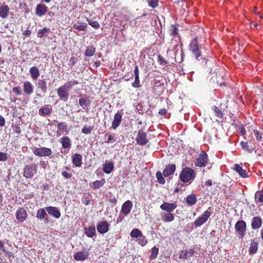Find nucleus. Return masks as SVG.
Listing matches in <instances>:
<instances>
[{"label": "nucleus", "mask_w": 263, "mask_h": 263, "mask_svg": "<svg viewBox=\"0 0 263 263\" xmlns=\"http://www.w3.org/2000/svg\"><path fill=\"white\" fill-rule=\"evenodd\" d=\"M159 252V249L156 247H154L151 250V254L149 256L151 260H154L157 257L158 254Z\"/></svg>", "instance_id": "obj_40"}, {"label": "nucleus", "mask_w": 263, "mask_h": 263, "mask_svg": "<svg viewBox=\"0 0 263 263\" xmlns=\"http://www.w3.org/2000/svg\"><path fill=\"white\" fill-rule=\"evenodd\" d=\"M23 90L27 95H31L33 92V86L29 81H25L23 84Z\"/></svg>", "instance_id": "obj_21"}, {"label": "nucleus", "mask_w": 263, "mask_h": 263, "mask_svg": "<svg viewBox=\"0 0 263 263\" xmlns=\"http://www.w3.org/2000/svg\"><path fill=\"white\" fill-rule=\"evenodd\" d=\"M161 219L165 222H172L174 220V215L172 212H161L160 214Z\"/></svg>", "instance_id": "obj_18"}, {"label": "nucleus", "mask_w": 263, "mask_h": 263, "mask_svg": "<svg viewBox=\"0 0 263 263\" xmlns=\"http://www.w3.org/2000/svg\"><path fill=\"white\" fill-rule=\"evenodd\" d=\"M122 115L121 112L118 111L114 116V120L111 123V127L114 129H117V128L120 125L122 121Z\"/></svg>", "instance_id": "obj_15"}, {"label": "nucleus", "mask_w": 263, "mask_h": 263, "mask_svg": "<svg viewBox=\"0 0 263 263\" xmlns=\"http://www.w3.org/2000/svg\"><path fill=\"white\" fill-rule=\"evenodd\" d=\"M133 207V203L130 200L126 201L122 205L121 213L124 216L127 215Z\"/></svg>", "instance_id": "obj_13"}, {"label": "nucleus", "mask_w": 263, "mask_h": 263, "mask_svg": "<svg viewBox=\"0 0 263 263\" xmlns=\"http://www.w3.org/2000/svg\"><path fill=\"white\" fill-rule=\"evenodd\" d=\"M62 176L65 177V178H70L72 176V175L71 174H69L66 171H63L62 173Z\"/></svg>", "instance_id": "obj_58"}, {"label": "nucleus", "mask_w": 263, "mask_h": 263, "mask_svg": "<svg viewBox=\"0 0 263 263\" xmlns=\"http://www.w3.org/2000/svg\"><path fill=\"white\" fill-rule=\"evenodd\" d=\"M105 183V179H102L101 180H96L92 183V185L91 187L95 190L98 189L102 186Z\"/></svg>", "instance_id": "obj_35"}, {"label": "nucleus", "mask_w": 263, "mask_h": 263, "mask_svg": "<svg viewBox=\"0 0 263 263\" xmlns=\"http://www.w3.org/2000/svg\"><path fill=\"white\" fill-rule=\"evenodd\" d=\"M195 177L194 171L189 167L183 168L180 175V179L184 183L193 180Z\"/></svg>", "instance_id": "obj_2"}, {"label": "nucleus", "mask_w": 263, "mask_h": 263, "mask_svg": "<svg viewBox=\"0 0 263 263\" xmlns=\"http://www.w3.org/2000/svg\"><path fill=\"white\" fill-rule=\"evenodd\" d=\"M8 160V154L5 153L0 152V161H6Z\"/></svg>", "instance_id": "obj_53"}, {"label": "nucleus", "mask_w": 263, "mask_h": 263, "mask_svg": "<svg viewBox=\"0 0 263 263\" xmlns=\"http://www.w3.org/2000/svg\"><path fill=\"white\" fill-rule=\"evenodd\" d=\"M85 234L88 237L92 238L96 234V229L95 227H89L86 229Z\"/></svg>", "instance_id": "obj_39"}, {"label": "nucleus", "mask_w": 263, "mask_h": 263, "mask_svg": "<svg viewBox=\"0 0 263 263\" xmlns=\"http://www.w3.org/2000/svg\"><path fill=\"white\" fill-rule=\"evenodd\" d=\"M73 27L79 30L83 31L87 28V25L85 23H77L73 25Z\"/></svg>", "instance_id": "obj_44"}, {"label": "nucleus", "mask_w": 263, "mask_h": 263, "mask_svg": "<svg viewBox=\"0 0 263 263\" xmlns=\"http://www.w3.org/2000/svg\"><path fill=\"white\" fill-rule=\"evenodd\" d=\"M0 249L2 250L4 252H6V250L5 249L4 246V242L0 240Z\"/></svg>", "instance_id": "obj_62"}, {"label": "nucleus", "mask_w": 263, "mask_h": 263, "mask_svg": "<svg viewBox=\"0 0 263 263\" xmlns=\"http://www.w3.org/2000/svg\"><path fill=\"white\" fill-rule=\"evenodd\" d=\"M195 251L193 249H190L189 250H182L180 253L179 258L180 259H187L190 256L193 255Z\"/></svg>", "instance_id": "obj_28"}, {"label": "nucleus", "mask_w": 263, "mask_h": 263, "mask_svg": "<svg viewBox=\"0 0 263 263\" xmlns=\"http://www.w3.org/2000/svg\"><path fill=\"white\" fill-rule=\"evenodd\" d=\"M207 162L208 155L204 152H202V154L199 155V158L197 159L195 164L200 167L205 166Z\"/></svg>", "instance_id": "obj_12"}, {"label": "nucleus", "mask_w": 263, "mask_h": 263, "mask_svg": "<svg viewBox=\"0 0 263 263\" xmlns=\"http://www.w3.org/2000/svg\"><path fill=\"white\" fill-rule=\"evenodd\" d=\"M169 31L170 35L172 36H174L178 33V29L176 27V25H172Z\"/></svg>", "instance_id": "obj_45"}, {"label": "nucleus", "mask_w": 263, "mask_h": 263, "mask_svg": "<svg viewBox=\"0 0 263 263\" xmlns=\"http://www.w3.org/2000/svg\"><path fill=\"white\" fill-rule=\"evenodd\" d=\"M190 46V50L192 51V52L195 58L198 61L203 60L206 63L208 60L206 59L205 57H203L201 54V50L202 46L198 45L197 41V37H195L191 41Z\"/></svg>", "instance_id": "obj_1"}, {"label": "nucleus", "mask_w": 263, "mask_h": 263, "mask_svg": "<svg viewBox=\"0 0 263 263\" xmlns=\"http://www.w3.org/2000/svg\"><path fill=\"white\" fill-rule=\"evenodd\" d=\"M15 216L17 221L22 222L26 220L27 216V213L24 208L20 207L16 211Z\"/></svg>", "instance_id": "obj_9"}, {"label": "nucleus", "mask_w": 263, "mask_h": 263, "mask_svg": "<svg viewBox=\"0 0 263 263\" xmlns=\"http://www.w3.org/2000/svg\"><path fill=\"white\" fill-rule=\"evenodd\" d=\"M12 91L14 93H16L17 95L20 96L22 95V91L20 90V88L19 87H15L12 89Z\"/></svg>", "instance_id": "obj_57"}, {"label": "nucleus", "mask_w": 263, "mask_h": 263, "mask_svg": "<svg viewBox=\"0 0 263 263\" xmlns=\"http://www.w3.org/2000/svg\"><path fill=\"white\" fill-rule=\"evenodd\" d=\"M134 73H135V77H139V72L138 67L137 65H136L135 67Z\"/></svg>", "instance_id": "obj_61"}, {"label": "nucleus", "mask_w": 263, "mask_h": 263, "mask_svg": "<svg viewBox=\"0 0 263 263\" xmlns=\"http://www.w3.org/2000/svg\"><path fill=\"white\" fill-rule=\"evenodd\" d=\"M82 157L79 154H76L72 156V162L77 167H80L82 164Z\"/></svg>", "instance_id": "obj_29"}, {"label": "nucleus", "mask_w": 263, "mask_h": 263, "mask_svg": "<svg viewBox=\"0 0 263 263\" xmlns=\"http://www.w3.org/2000/svg\"><path fill=\"white\" fill-rule=\"evenodd\" d=\"M135 240L138 242L140 245L143 247L145 246L147 243V241L146 239L145 236H144L143 234L141 237H140L138 239H135Z\"/></svg>", "instance_id": "obj_43"}, {"label": "nucleus", "mask_w": 263, "mask_h": 263, "mask_svg": "<svg viewBox=\"0 0 263 263\" xmlns=\"http://www.w3.org/2000/svg\"><path fill=\"white\" fill-rule=\"evenodd\" d=\"M37 88L41 89L43 93H46L47 91V82L44 79L39 80L36 84Z\"/></svg>", "instance_id": "obj_25"}, {"label": "nucleus", "mask_w": 263, "mask_h": 263, "mask_svg": "<svg viewBox=\"0 0 263 263\" xmlns=\"http://www.w3.org/2000/svg\"><path fill=\"white\" fill-rule=\"evenodd\" d=\"M176 170V166L174 164H170L167 166L163 172V175L164 177H168L174 173Z\"/></svg>", "instance_id": "obj_23"}, {"label": "nucleus", "mask_w": 263, "mask_h": 263, "mask_svg": "<svg viewBox=\"0 0 263 263\" xmlns=\"http://www.w3.org/2000/svg\"><path fill=\"white\" fill-rule=\"evenodd\" d=\"M177 205L175 202L168 203L167 202H164L160 206V209L164 212H172L176 208Z\"/></svg>", "instance_id": "obj_10"}, {"label": "nucleus", "mask_w": 263, "mask_h": 263, "mask_svg": "<svg viewBox=\"0 0 263 263\" xmlns=\"http://www.w3.org/2000/svg\"><path fill=\"white\" fill-rule=\"evenodd\" d=\"M46 208L39 209L37 211L36 217L39 220H44L45 222H48V216L46 212Z\"/></svg>", "instance_id": "obj_19"}, {"label": "nucleus", "mask_w": 263, "mask_h": 263, "mask_svg": "<svg viewBox=\"0 0 263 263\" xmlns=\"http://www.w3.org/2000/svg\"><path fill=\"white\" fill-rule=\"evenodd\" d=\"M57 93L61 100L66 101L69 97V90L63 85L58 88Z\"/></svg>", "instance_id": "obj_7"}, {"label": "nucleus", "mask_w": 263, "mask_h": 263, "mask_svg": "<svg viewBox=\"0 0 263 263\" xmlns=\"http://www.w3.org/2000/svg\"><path fill=\"white\" fill-rule=\"evenodd\" d=\"M114 166V163L112 162L106 161L103 164V170L106 174H109L113 170Z\"/></svg>", "instance_id": "obj_26"}, {"label": "nucleus", "mask_w": 263, "mask_h": 263, "mask_svg": "<svg viewBox=\"0 0 263 263\" xmlns=\"http://www.w3.org/2000/svg\"><path fill=\"white\" fill-rule=\"evenodd\" d=\"M48 7L43 4H38L35 8V13L38 16H42L47 12Z\"/></svg>", "instance_id": "obj_14"}, {"label": "nucleus", "mask_w": 263, "mask_h": 263, "mask_svg": "<svg viewBox=\"0 0 263 263\" xmlns=\"http://www.w3.org/2000/svg\"><path fill=\"white\" fill-rule=\"evenodd\" d=\"M29 71L33 80H36L40 76V71L35 66L31 67Z\"/></svg>", "instance_id": "obj_32"}, {"label": "nucleus", "mask_w": 263, "mask_h": 263, "mask_svg": "<svg viewBox=\"0 0 263 263\" xmlns=\"http://www.w3.org/2000/svg\"><path fill=\"white\" fill-rule=\"evenodd\" d=\"M234 170L242 178L248 177L246 171L243 169L239 164H235L234 165Z\"/></svg>", "instance_id": "obj_24"}, {"label": "nucleus", "mask_w": 263, "mask_h": 263, "mask_svg": "<svg viewBox=\"0 0 263 263\" xmlns=\"http://www.w3.org/2000/svg\"><path fill=\"white\" fill-rule=\"evenodd\" d=\"M210 216V212L206 210L204 212L194 221V224L197 227H200L203 224Z\"/></svg>", "instance_id": "obj_5"}, {"label": "nucleus", "mask_w": 263, "mask_h": 263, "mask_svg": "<svg viewBox=\"0 0 263 263\" xmlns=\"http://www.w3.org/2000/svg\"><path fill=\"white\" fill-rule=\"evenodd\" d=\"M255 198L256 201L263 202V190L258 191L255 193Z\"/></svg>", "instance_id": "obj_42"}, {"label": "nucleus", "mask_w": 263, "mask_h": 263, "mask_svg": "<svg viewBox=\"0 0 263 263\" xmlns=\"http://www.w3.org/2000/svg\"><path fill=\"white\" fill-rule=\"evenodd\" d=\"M87 21L88 22V24L93 28L95 29H98L99 28L100 25L98 22L88 18L87 19Z\"/></svg>", "instance_id": "obj_46"}, {"label": "nucleus", "mask_w": 263, "mask_h": 263, "mask_svg": "<svg viewBox=\"0 0 263 263\" xmlns=\"http://www.w3.org/2000/svg\"><path fill=\"white\" fill-rule=\"evenodd\" d=\"M234 228L238 233V237L239 238H242L246 233V223L243 220H238L236 223Z\"/></svg>", "instance_id": "obj_3"}, {"label": "nucleus", "mask_w": 263, "mask_h": 263, "mask_svg": "<svg viewBox=\"0 0 263 263\" xmlns=\"http://www.w3.org/2000/svg\"><path fill=\"white\" fill-rule=\"evenodd\" d=\"M9 12L10 8L8 6L4 4L2 5L0 2V17L3 19L7 18L9 15Z\"/></svg>", "instance_id": "obj_16"}, {"label": "nucleus", "mask_w": 263, "mask_h": 263, "mask_svg": "<svg viewBox=\"0 0 263 263\" xmlns=\"http://www.w3.org/2000/svg\"><path fill=\"white\" fill-rule=\"evenodd\" d=\"M88 255L89 254L87 252L80 251L74 255V258L76 260L83 261L88 257Z\"/></svg>", "instance_id": "obj_27"}, {"label": "nucleus", "mask_w": 263, "mask_h": 263, "mask_svg": "<svg viewBox=\"0 0 263 263\" xmlns=\"http://www.w3.org/2000/svg\"><path fill=\"white\" fill-rule=\"evenodd\" d=\"M79 103L81 106H82L83 108H85L90 104V101L87 98L81 97L79 100Z\"/></svg>", "instance_id": "obj_38"}, {"label": "nucleus", "mask_w": 263, "mask_h": 263, "mask_svg": "<svg viewBox=\"0 0 263 263\" xmlns=\"http://www.w3.org/2000/svg\"><path fill=\"white\" fill-rule=\"evenodd\" d=\"M33 153L37 156L45 157L49 156L51 154L52 152L49 148L42 147L41 148H35L33 151Z\"/></svg>", "instance_id": "obj_6"}, {"label": "nucleus", "mask_w": 263, "mask_h": 263, "mask_svg": "<svg viewBox=\"0 0 263 263\" xmlns=\"http://www.w3.org/2000/svg\"><path fill=\"white\" fill-rule=\"evenodd\" d=\"M52 108L49 106H46L41 108L39 110V114L40 116H46L49 115L51 112Z\"/></svg>", "instance_id": "obj_30"}, {"label": "nucleus", "mask_w": 263, "mask_h": 263, "mask_svg": "<svg viewBox=\"0 0 263 263\" xmlns=\"http://www.w3.org/2000/svg\"><path fill=\"white\" fill-rule=\"evenodd\" d=\"M96 51V48L92 46H87L85 52L86 57H91L92 56Z\"/></svg>", "instance_id": "obj_37"}, {"label": "nucleus", "mask_w": 263, "mask_h": 263, "mask_svg": "<svg viewBox=\"0 0 263 263\" xmlns=\"http://www.w3.org/2000/svg\"><path fill=\"white\" fill-rule=\"evenodd\" d=\"M148 5L151 7L154 8L158 6V4L157 0H150L148 2Z\"/></svg>", "instance_id": "obj_54"}, {"label": "nucleus", "mask_w": 263, "mask_h": 263, "mask_svg": "<svg viewBox=\"0 0 263 263\" xmlns=\"http://www.w3.org/2000/svg\"><path fill=\"white\" fill-rule=\"evenodd\" d=\"M258 249V243L255 239H253L250 243L249 248V253L250 254H255L256 253Z\"/></svg>", "instance_id": "obj_31"}, {"label": "nucleus", "mask_w": 263, "mask_h": 263, "mask_svg": "<svg viewBox=\"0 0 263 263\" xmlns=\"http://www.w3.org/2000/svg\"><path fill=\"white\" fill-rule=\"evenodd\" d=\"M92 130V127L91 126H85L82 129V133L85 134H89L91 133Z\"/></svg>", "instance_id": "obj_51"}, {"label": "nucleus", "mask_w": 263, "mask_h": 263, "mask_svg": "<svg viewBox=\"0 0 263 263\" xmlns=\"http://www.w3.org/2000/svg\"><path fill=\"white\" fill-rule=\"evenodd\" d=\"M262 221L260 217L255 216L251 221V227L253 230H256L261 227Z\"/></svg>", "instance_id": "obj_20"}, {"label": "nucleus", "mask_w": 263, "mask_h": 263, "mask_svg": "<svg viewBox=\"0 0 263 263\" xmlns=\"http://www.w3.org/2000/svg\"><path fill=\"white\" fill-rule=\"evenodd\" d=\"M167 110L165 108H162L159 110V114L161 115H164L166 113Z\"/></svg>", "instance_id": "obj_64"}, {"label": "nucleus", "mask_w": 263, "mask_h": 263, "mask_svg": "<svg viewBox=\"0 0 263 263\" xmlns=\"http://www.w3.org/2000/svg\"><path fill=\"white\" fill-rule=\"evenodd\" d=\"M46 210L49 215H51L56 218L61 217V213L58 209L55 206H49L46 208Z\"/></svg>", "instance_id": "obj_17"}, {"label": "nucleus", "mask_w": 263, "mask_h": 263, "mask_svg": "<svg viewBox=\"0 0 263 263\" xmlns=\"http://www.w3.org/2000/svg\"><path fill=\"white\" fill-rule=\"evenodd\" d=\"M60 142L61 143L62 147L65 149H69L71 145V141L69 138L67 136H64L62 137Z\"/></svg>", "instance_id": "obj_22"}, {"label": "nucleus", "mask_w": 263, "mask_h": 263, "mask_svg": "<svg viewBox=\"0 0 263 263\" xmlns=\"http://www.w3.org/2000/svg\"><path fill=\"white\" fill-rule=\"evenodd\" d=\"M158 60H159V61L160 62V63L161 64H163V63H164V64H166V62L165 61L164 59L163 58L161 57L160 55L158 57Z\"/></svg>", "instance_id": "obj_63"}, {"label": "nucleus", "mask_w": 263, "mask_h": 263, "mask_svg": "<svg viewBox=\"0 0 263 263\" xmlns=\"http://www.w3.org/2000/svg\"><path fill=\"white\" fill-rule=\"evenodd\" d=\"M132 86L135 88L140 87L139 77H135V81L132 83Z\"/></svg>", "instance_id": "obj_52"}, {"label": "nucleus", "mask_w": 263, "mask_h": 263, "mask_svg": "<svg viewBox=\"0 0 263 263\" xmlns=\"http://www.w3.org/2000/svg\"><path fill=\"white\" fill-rule=\"evenodd\" d=\"M156 177L159 183L163 184L165 183V179L162 177V174L160 172H158L156 173Z\"/></svg>", "instance_id": "obj_48"}, {"label": "nucleus", "mask_w": 263, "mask_h": 263, "mask_svg": "<svg viewBox=\"0 0 263 263\" xmlns=\"http://www.w3.org/2000/svg\"><path fill=\"white\" fill-rule=\"evenodd\" d=\"M213 109L214 110L215 115L217 117L219 118H222L223 117V114L221 110L218 108L217 106H214Z\"/></svg>", "instance_id": "obj_49"}, {"label": "nucleus", "mask_w": 263, "mask_h": 263, "mask_svg": "<svg viewBox=\"0 0 263 263\" xmlns=\"http://www.w3.org/2000/svg\"><path fill=\"white\" fill-rule=\"evenodd\" d=\"M186 202L189 205H193L197 202L196 197L195 194H191L186 198Z\"/></svg>", "instance_id": "obj_34"}, {"label": "nucleus", "mask_w": 263, "mask_h": 263, "mask_svg": "<svg viewBox=\"0 0 263 263\" xmlns=\"http://www.w3.org/2000/svg\"><path fill=\"white\" fill-rule=\"evenodd\" d=\"M109 224L106 221H101L98 223L97 229L99 233L103 234L107 233L109 230Z\"/></svg>", "instance_id": "obj_8"}, {"label": "nucleus", "mask_w": 263, "mask_h": 263, "mask_svg": "<svg viewBox=\"0 0 263 263\" xmlns=\"http://www.w3.org/2000/svg\"><path fill=\"white\" fill-rule=\"evenodd\" d=\"M24 176L27 178H32L36 173V165L34 164L26 165L24 168Z\"/></svg>", "instance_id": "obj_4"}, {"label": "nucleus", "mask_w": 263, "mask_h": 263, "mask_svg": "<svg viewBox=\"0 0 263 263\" xmlns=\"http://www.w3.org/2000/svg\"><path fill=\"white\" fill-rule=\"evenodd\" d=\"M78 84H79V82L77 80H72L67 82L63 85V86L69 91V90L71 89L73 86Z\"/></svg>", "instance_id": "obj_36"}, {"label": "nucleus", "mask_w": 263, "mask_h": 263, "mask_svg": "<svg viewBox=\"0 0 263 263\" xmlns=\"http://www.w3.org/2000/svg\"><path fill=\"white\" fill-rule=\"evenodd\" d=\"M254 135L255 136L256 139L258 141H261L262 139V133H260L258 130H254Z\"/></svg>", "instance_id": "obj_55"}, {"label": "nucleus", "mask_w": 263, "mask_h": 263, "mask_svg": "<svg viewBox=\"0 0 263 263\" xmlns=\"http://www.w3.org/2000/svg\"><path fill=\"white\" fill-rule=\"evenodd\" d=\"M240 145H241V147L243 149H245L250 153L252 152L254 148L252 145L249 147L248 144L247 142H244V141L241 142Z\"/></svg>", "instance_id": "obj_41"}, {"label": "nucleus", "mask_w": 263, "mask_h": 263, "mask_svg": "<svg viewBox=\"0 0 263 263\" xmlns=\"http://www.w3.org/2000/svg\"><path fill=\"white\" fill-rule=\"evenodd\" d=\"M105 136L107 137V140L106 141V142H107V143H109V142H111V141H115V140H116V139L114 138V137L112 136L109 133L106 134Z\"/></svg>", "instance_id": "obj_56"}, {"label": "nucleus", "mask_w": 263, "mask_h": 263, "mask_svg": "<svg viewBox=\"0 0 263 263\" xmlns=\"http://www.w3.org/2000/svg\"><path fill=\"white\" fill-rule=\"evenodd\" d=\"M238 129L240 131V132L242 135H244L246 134V129L242 126H239L238 127Z\"/></svg>", "instance_id": "obj_60"}, {"label": "nucleus", "mask_w": 263, "mask_h": 263, "mask_svg": "<svg viewBox=\"0 0 263 263\" xmlns=\"http://www.w3.org/2000/svg\"><path fill=\"white\" fill-rule=\"evenodd\" d=\"M137 143L141 145H145L148 140L146 138V134L143 130H141L138 132V135L136 138Z\"/></svg>", "instance_id": "obj_11"}, {"label": "nucleus", "mask_w": 263, "mask_h": 263, "mask_svg": "<svg viewBox=\"0 0 263 263\" xmlns=\"http://www.w3.org/2000/svg\"><path fill=\"white\" fill-rule=\"evenodd\" d=\"M49 31V29L47 28H44L42 29L39 30L37 32V36L40 38H42L44 36V34L48 32Z\"/></svg>", "instance_id": "obj_47"}, {"label": "nucleus", "mask_w": 263, "mask_h": 263, "mask_svg": "<svg viewBox=\"0 0 263 263\" xmlns=\"http://www.w3.org/2000/svg\"><path fill=\"white\" fill-rule=\"evenodd\" d=\"M5 124V119L2 115H0V126H3Z\"/></svg>", "instance_id": "obj_59"}, {"label": "nucleus", "mask_w": 263, "mask_h": 263, "mask_svg": "<svg viewBox=\"0 0 263 263\" xmlns=\"http://www.w3.org/2000/svg\"><path fill=\"white\" fill-rule=\"evenodd\" d=\"M57 128L59 130H66L67 125L65 122H60L57 125Z\"/></svg>", "instance_id": "obj_50"}, {"label": "nucleus", "mask_w": 263, "mask_h": 263, "mask_svg": "<svg viewBox=\"0 0 263 263\" xmlns=\"http://www.w3.org/2000/svg\"><path fill=\"white\" fill-rule=\"evenodd\" d=\"M142 234H143L140 230L138 229H134L131 231L130 236L135 240V239L141 237Z\"/></svg>", "instance_id": "obj_33"}]
</instances>
